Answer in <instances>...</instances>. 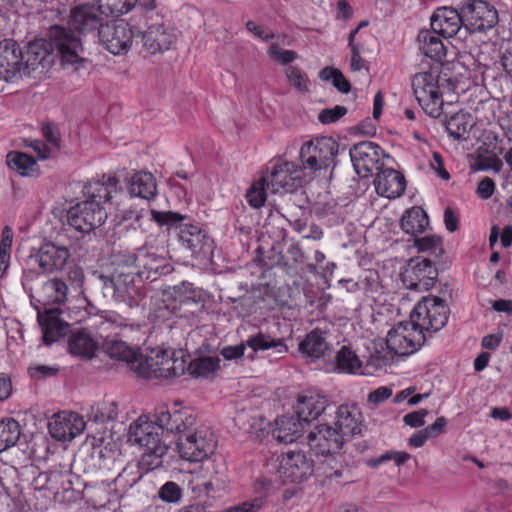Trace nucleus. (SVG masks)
Instances as JSON below:
<instances>
[{
  "label": "nucleus",
  "mask_w": 512,
  "mask_h": 512,
  "mask_svg": "<svg viewBox=\"0 0 512 512\" xmlns=\"http://www.w3.org/2000/svg\"><path fill=\"white\" fill-rule=\"evenodd\" d=\"M119 180L103 175L83 187L85 200L71 206L66 213L67 224L76 231L87 234L100 227L107 219L105 205L117 192Z\"/></svg>",
  "instance_id": "obj_1"
},
{
  "label": "nucleus",
  "mask_w": 512,
  "mask_h": 512,
  "mask_svg": "<svg viewBox=\"0 0 512 512\" xmlns=\"http://www.w3.org/2000/svg\"><path fill=\"white\" fill-rule=\"evenodd\" d=\"M120 254L114 255L110 273H99L104 295L114 301L136 307L145 297L142 270L134 269L128 263H122Z\"/></svg>",
  "instance_id": "obj_2"
},
{
  "label": "nucleus",
  "mask_w": 512,
  "mask_h": 512,
  "mask_svg": "<svg viewBox=\"0 0 512 512\" xmlns=\"http://www.w3.org/2000/svg\"><path fill=\"white\" fill-rule=\"evenodd\" d=\"M128 442L143 448L139 466L146 472L162 465V457L167 453L168 444L160 437L159 428L150 421L138 420L130 424L127 433Z\"/></svg>",
  "instance_id": "obj_3"
},
{
  "label": "nucleus",
  "mask_w": 512,
  "mask_h": 512,
  "mask_svg": "<svg viewBox=\"0 0 512 512\" xmlns=\"http://www.w3.org/2000/svg\"><path fill=\"white\" fill-rule=\"evenodd\" d=\"M129 366L138 376L145 379H169L185 372L183 357L162 348L152 349L146 355L136 352Z\"/></svg>",
  "instance_id": "obj_4"
},
{
  "label": "nucleus",
  "mask_w": 512,
  "mask_h": 512,
  "mask_svg": "<svg viewBox=\"0 0 512 512\" xmlns=\"http://www.w3.org/2000/svg\"><path fill=\"white\" fill-rule=\"evenodd\" d=\"M151 219L160 226L178 229L182 246L193 254H206L212 250L213 240L199 225L183 223L188 216L174 211H151Z\"/></svg>",
  "instance_id": "obj_5"
},
{
  "label": "nucleus",
  "mask_w": 512,
  "mask_h": 512,
  "mask_svg": "<svg viewBox=\"0 0 512 512\" xmlns=\"http://www.w3.org/2000/svg\"><path fill=\"white\" fill-rule=\"evenodd\" d=\"M48 45L51 52L57 53L64 69L78 72L87 68L88 60L82 56L84 48L81 39L70 27L51 26Z\"/></svg>",
  "instance_id": "obj_6"
},
{
  "label": "nucleus",
  "mask_w": 512,
  "mask_h": 512,
  "mask_svg": "<svg viewBox=\"0 0 512 512\" xmlns=\"http://www.w3.org/2000/svg\"><path fill=\"white\" fill-rule=\"evenodd\" d=\"M449 314V307L443 299L426 296L416 304L410 320L423 334L435 333L447 324Z\"/></svg>",
  "instance_id": "obj_7"
},
{
  "label": "nucleus",
  "mask_w": 512,
  "mask_h": 512,
  "mask_svg": "<svg viewBox=\"0 0 512 512\" xmlns=\"http://www.w3.org/2000/svg\"><path fill=\"white\" fill-rule=\"evenodd\" d=\"M439 82V73L433 69L418 73L412 79V89L419 105L432 118H438L443 113Z\"/></svg>",
  "instance_id": "obj_8"
},
{
  "label": "nucleus",
  "mask_w": 512,
  "mask_h": 512,
  "mask_svg": "<svg viewBox=\"0 0 512 512\" xmlns=\"http://www.w3.org/2000/svg\"><path fill=\"white\" fill-rule=\"evenodd\" d=\"M174 291L178 296L174 299L172 313L178 318L186 319L191 326L197 325L206 310V294L191 283L175 286Z\"/></svg>",
  "instance_id": "obj_9"
},
{
  "label": "nucleus",
  "mask_w": 512,
  "mask_h": 512,
  "mask_svg": "<svg viewBox=\"0 0 512 512\" xmlns=\"http://www.w3.org/2000/svg\"><path fill=\"white\" fill-rule=\"evenodd\" d=\"M216 440L214 433L205 426L193 427L184 436H179L177 442L178 452L182 459L190 462H202L215 450Z\"/></svg>",
  "instance_id": "obj_10"
},
{
  "label": "nucleus",
  "mask_w": 512,
  "mask_h": 512,
  "mask_svg": "<svg viewBox=\"0 0 512 512\" xmlns=\"http://www.w3.org/2000/svg\"><path fill=\"white\" fill-rule=\"evenodd\" d=\"M338 143L331 137H321L305 142L300 149L303 169L317 171L334 164L338 154Z\"/></svg>",
  "instance_id": "obj_11"
},
{
  "label": "nucleus",
  "mask_w": 512,
  "mask_h": 512,
  "mask_svg": "<svg viewBox=\"0 0 512 512\" xmlns=\"http://www.w3.org/2000/svg\"><path fill=\"white\" fill-rule=\"evenodd\" d=\"M426 341V334H423L414 323L400 322L387 334V348L398 356H408L416 352Z\"/></svg>",
  "instance_id": "obj_12"
},
{
  "label": "nucleus",
  "mask_w": 512,
  "mask_h": 512,
  "mask_svg": "<svg viewBox=\"0 0 512 512\" xmlns=\"http://www.w3.org/2000/svg\"><path fill=\"white\" fill-rule=\"evenodd\" d=\"M438 277L434 262L423 256L411 258L401 273V280L407 289L427 291L431 289Z\"/></svg>",
  "instance_id": "obj_13"
},
{
  "label": "nucleus",
  "mask_w": 512,
  "mask_h": 512,
  "mask_svg": "<svg viewBox=\"0 0 512 512\" xmlns=\"http://www.w3.org/2000/svg\"><path fill=\"white\" fill-rule=\"evenodd\" d=\"M196 414L188 407L174 403L170 408H160L155 414L154 426L159 431L184 436L196 425Z\"/></svg>",
  "instance_id": "obj_14"
},
{
  "label": "nucleus",
  "mask_w": 512,
  "mask_h": 512,
  "mask_svg": "<svg viewBox=\"0 0 512 512\" xmlns=\"http://www.w3.org/2000/svg\"><path fill=\"white\" fill-rule=\"evenodd\" d=\"M119 260L128 263L134 269L142 270V279L154 281L159 275L168 274L171 266L168 260L146 247L139 248L136 253L121 254Z\"/></svg>",
  "instance_id": "obj_15"
},
{
  "label": "nucleus",
  "mask_w": 512,
  "mask_h": 512,
  "mask_svg": "<svg viewBox=\"0 0 512 512\" xmlns=\"http://www.w3.org/2000/svg\"><path fill=\"white\" fill-rule=\"evenodd\" d=\"M134 33L123 19L106 21L98 31L101 44L112 54L126 53L133 41Z\"/></svg>",
  "instance_id": "obj_16"
},
{
  "label": "nucleus",
  "mask_w": 512,
  "mask_h": 512,
  "mask_svg": "<svg viewBox=\"0 0 512 512\" xmlns=\"http://www.w3.org/2000/svg\"><path fill=\"white\" fill-rule=\"evenodd\" d=\"M303 168L289 161H278L265 176L272 193L292 192L303 184Z\"/></svg>",
  "instance_id": "obj_17"
},
{
  "label": "nucleus",
  "mask_w": 512,
  "mask_h": 512,
  "mask_svg": "<svg viewBox=\"0 0 512 512\" xmlns=\"http://www.w3.org/2000/svg\"><path fill=\"white\" fill-rule=\"evenodd\" d=\"M70 258L66 246H58L53 242H45L39 248L33 249L27 259V265H37L41 273L60 271Z\"/></svg>",
  "instance_id": "obj_18"
},
{
  "label": "nucleus",
  "mask_w": 512,
  "mask_h": 512,
  "mask_svg": "<svg viewBox=\"0 0 512 512\" xmlns=\"http://www.w3.org/2000/svg\"><path fill=\"white\" fill-rule=\"evenodd\" d=\"M465 28L470 32H485L498 23L495 7L482 0H468L461 5Z\"/></svg>",
  "instance_id": "obj_19"
},
{
  "label": "nucleus",
  "mask_w": 512,
  "mask_h": 512,
  "mask_svg": "<svg viewBox=\"0 0 512 512\" xmlns=\"http://www.w3.org/2000/svg\"><path fill=\"white\" fill-rule=\"evenodd\" d=\"M350 158L355 172L362 178L372 175L373 170H379V162L383 150L379 145L370 141L355 144L350 149Z\"/></svg>",
  "instance_id": "obj_20"
},
{
  "label": "nucleus",
  "mask_w": 512,
  "mask_h": 512,
  "mask_svg": "<svg viewBox=\"0 0 512 512\" xmlns=\"http://www.w3.org/2000/svg\"><path fill=\"white\" fill-rule=\"evenodd\" d=\"M277 472L283 482L302 481L313 472L312 460L302 451H287L280 457Z\"/></svg>",
  "instance_id": "obj_21"
},
{
  "label": "nucleus",
  "mask_w": 512,
  "mask_h": 512,
  "mask_svg": "<svg viewBox=\"0 0 512 512\" xmlns=\"http://www.w3.org/2000/svg\"><path fill=\"white\" fill-rule=\"evenodd\" d=\"M86 423L79 414L60 412L54 414L48 422L50 435L58 441H70L85 429Z\"/></svg>",
  "instance_id": "obj_22"
},
{
  "label": "nucleus",
  "mask_w": 512,
  "mask_h": 512,
  "mask_svg": "<svg viewBox=\"0 0 512 512\" xmlns=\"http://www.w3.org/2000/svg\"><path fill=\"white\" fill-rule=\"evenodd\" d=\"M310 449L317 455H328L339 451L344 443L341 433L330 425H317L307 436Z\"/></svg>",
  "instance_id": "obj_23"
},
{
  "label": "nucleus",
  "mask_w": 512,
  "mask_h": 512,
  "mask_svg": "<svg viewBox=\"0 0 512 512\" xmlns=\"http://www.w3.org/2000/svg\"><path fill=\"white\" fill-rule=\"evenodd\" d=\"M329 330L324 327L312 329L298 344V352L305 359L316 361L331 354L332 344L328 341Z\"/></svg>",
  "instance_id": "obj_24"
},
{
  "label": "nucleus",
  "mask_w": 512,
  "mask_h": 512,
  "mask_svg": "<svg viewBox=\"0 0 512 512\" xmlns=\"http://www.w3.org/2000/svg\"><path fill=\"white\" fill-rule=\"evenodd\" d=\"M61 314L63 311L59 308H45L43 312L38 310L37 320L45 345H51L69 332L70 325L60 318Z\"/></svg>",
  "instance_id": "obj_25"
},
{
  "label": "nucleus",
  "mask_w": 512,
  "mask_h": 512,
  "mask_svg": "<svg viewBox=\"0 0 512 512\" xmlns=\"http://www.w3.org/2000/svg\"><path fill=\"white\" fill-rule=\"evenodd\" d=\"M431 29L444 38L455 36L462 26L465 27L461 8L439 7L431 16Z\"/></svg>",
  "instance_id": "obj_26"
},
{
  "label": "nucleus",
  "mask_w": 512,
  "mask_h": 512,
  "mask_svg": "<svg viewBox=\"0 0 512 512\" xmlns=\"http://www.w3.org/2000/svg\"><path fill=\"white\" fill-rule=\"evenodd\" d=\"M330 407L329 398L316 391H306L298 396L295 405L296 415L304 422L316 420Z\"/></svg>",
  "instance_id": "obj_27"
},
{
  "label": "nucleus",
  "mask_w": 512,
  "mask_h": 512,
  "mask_svg": "<svg viewBox=\"0 0 512 512\" xmlns=\"http://www.w3.org/2000/svg\"><path fill=\"white\" fill-rule=\"evenodd\" d=\"M68 24L72 30L83 34L98 32L104 25V17L95 5L82 4L71 9Z\"/></svg>",
  "instance_id": "obj_28"
},
{
  "label": "nucleus",
  "mask_w": 512,
  "mask_h": 512,
  "mask_svg": "<svg viewBox=\"0 0 512 512\" xmlns=\"http://www.w3.org/2000/svg\"><path fill=\"white\" fill-rule=\"evenodd\" d=\"M335 426L343 439L360 434L363 427V416L356 404H342L336 411Z\"/></svg>",
  "instance_id": "obj_29"
},
{
  "label": "nucleus",
  "mask_w": 512,
  "mask_h": 512,
  "mask_svg": "<svg viewBox=\"0 0 512 512\" xmlns=\"http://www.w3.org/2000/svg\"><path fill=\"white\" fill-rule=\"evenodd\" d=\"M24 54L12 39L0 41V77L11 79L22 69Z\"/></svg>",
  "instance_id": "obj_30"
},
{
  "label": "nucleus",
  "mask_w": 512,
  "mask_h": 512,
  "mask_svg": "<svg viewBox=\"0 0 512 512\" xmlns=\"http://www.w3.org/2000/svg\"><path fill=\"white\" fill-rule=\"evenodd\" d=\"M405 178L392 168L381 169L374 179L375 190L378 195L393 199L405 191Z\"/></svg>",
  "instance_id": "obj_31"
},
{
  "label": "nucleus",
  "mask_w": 512,
  "mask_h": 512,
  "mask_svg": "<svg viewBox=\"0 0 512 512\" xmlns=\"http://www.w3.org/2000/svg\"><path fill=\"white\" fill-rule=\"evenodd\" d=\"M98 342L87 329H78L71 332L68 339L69 352L82 359L94 357Z\"/></svg>",
  "instance_id": "obj_32"
},
{
  "label": "nucleus",
  "mask_w": 512,
  "mask_h": 512,
  "mask_svg": "<svg viewBox=\"0 0 512 512\" xmlns=\"http://www.w3.org/2000/svg\"><path fill=\"white\" fill-rule=\"evenodd\" d=\"M174 41L175 35L162 24L151 25L143 33L144 47L151 54L168 50Z\"/></svg>",
  "instance_id": "obj_33"
},
{
  "label": "nucleus",
  "mask_w": 512,
  "mask_h": 512,
  "mask_svg": "<svg viewBox=\"0 0 512 512\" xmlns=\"http://www.w3.org/2000/svg\"><path fill=\"white\" fill-rule=\"evenodd\" d=\"M303 421L298 416H281L275 420L273 436L283 443L296 441L303 433Z\"/></svg>",
  "instance_id": "obj_34"
},
{
  "label": "nucleus",
  "mask_w": 512,
  "mask_h": 512,
  "mask_svg": "<svg viewBox=\"0 0 512 512\" xmlns=\"http://www.w3.org/2000/svg\"><path fill=\"white\" fill-rule=\"evenodd\" d=\"M246 345L252 350V353L248 355L249 358H253V354L258 351H266L269 349H274L275 353L279 355L288 352V346L283 338H275L261 331L250 335L246 340Z\"/></svg>",
  "instance_id": "obj_35"
},
{
  "label": "nucleus",
  "mask_w": 512,
  "mask_h": 512,
  "mask_svg": "<svg viewBox=\"0 0 512 512\" xmlns=\"http://www.w3.org/2000/svg\"><path fill=\"white\" fill-rule=\"evenodd\" d=\"M128 190L131 196L151 200L157 195L156 179L150 172H137L131 177Z\"/></svg>",
  "instance_id": "obj_36"
},
{
  "label": "nucleus",
  "mask_w": 512,
  "mask_h": 512,
  "mask_svg": "<svg viewBox=\"0 0 512 512\" xmlns=\"http://www.w3.org/2000/svg\"><path fill=\"white\" fill-rule=\"evenodd\" d=\"M475 123L472 115L461 111L455 113L446 121V130L455 140L466 141L469 139Z\"/></svg>",
  "instance_id": "obj_37"
},
{
  "label": "nucleus",
  "mask_w": 512,
  "mask_h": 512,
  "mask_svg": "<svg viewBox=\"0 0 512 512\" xmlns=\"http://www.w3.org/2000/svg\"><path fill=\"white\" fill-rule=\"evenodd\" d=\"M437 32L421 30L418 34L419 50L433 60L440 61L446 55V48Z\"/></svg>",
  "instance_id": "obj_38"
},
{
  "label": "nucleus",
  "mask_w": 512,
  "mask_h": 512,
  "mask_svg": "<svg viewBox=\"0 0 512 512\" xmlns=\"http://www.w3.org/2000/svg\"><path fill=\"white\" fill-rule=\"evenodd\" d=\"M428 225V215L422 208L417 206L407 210L401 218L402 230L414 237L424 233Z\"/></svg>",
  "instance_id": "obj_39"
},
{
  "label": "nucleus",
  "mask_w": 512,
  "mask_h": 512,
  "mask_svg": "<svg viewBox=\"0 0 512 512\" xmlns=\"http://www.w3.org/2000/svg\"><path fill=\"white\" fill-rule=\"evenodd\" d=\"M68 287L64 281L58 278L47 280L42 286L43 305L63 304L67 300Z\"/></svg>",
  "instance_id": "obj_40"
},
{
  "label": "nucleus",
  "mask_w": 512,
  "mask_h": 512,
  "mask_svg": "<svg viewBox=\"0 0 512 512\" xmlns=\"http://www.w3.org/2000/svg\"><path fill=\"white\" fill-rule=\"evenodd\" d=\"M103 350L110 358L126 362L128 365L136 353L125 341L115 338L105 340Z\"/></svg>",
  "instance_id": "obj_41"
},
{
  "label": "nucleus",
  "mask_w": 512,
  "mask_h": 512,
  "mask_svg": "<svg viewBox=\"0 0 512 512\" xmlns=\"http://www.w3.org/2000/svg\"><path fill=\"white\" fill-rule=\"evenodd\" d=\"M21 436V428L18 421L9 418L0 421V453L13 447Z\"/></svg>",
  "instance_id": "obj_42"
},
{
  "label": "nucleus",
  "mask_w": 512,
  "mask_h": 512,
  "mask_svg": "<svg viewBox=\"0 0 512 512\" xmlns=\"http://www.w3.org/2000/svg\"><path fill=\"white\" fill-rule=\"evenodd\" d=\"M6 161L8 166L21 176H30L36 169L34 158L23 152H9Z\"/></svg>",
  "instance_id": "obj_43"
},
{
  "label": "nucleus",
  "mask_w": 512,
  "mask_h": 512,
  "mask_svg": "<svg viewBox=\"0 0 512 512\" xmlns=\"http://www.w3.org/2000/svg\"><path fill=\"white\" fill-rule=\"evenodd\" d=\"M219 358L217 357H200L191 360L185 370L195 377H207L219 368Z\"/></svg>",
  "instance_id": "obj_44"
},
{
  "label": "nucleus",
  "mask_w": 512,
  "mask_h": 512,
  "mask_svg": "<svg viewBox=\"0 0 512 512\" xmlns=\"http://www.w3.org/2000/svg\"><path fill=\"white\" fill-rule=\"evenodd\" d=\"M414 247L417 248L418 252L426 253L434 258H440L444 253L442 238L437 235L415 237Z\"/></svg>",
  "instance_id": "obj_45"
},
{
  "label": "nucleus",
  "mask_w": 512,
  "mask_h": 512,
  "mask_svg": "<svg viewBox=\"0 0 512 512\" xmlns=\"http://www.w3.org/2000/svg\"><path fill=\"white\" fill-rule=\"evenodd\" d=\"M48 42L44 40H37L29 43L26 53L24 55L26 67L31 66L34 68L36 65H41L50 54Z\"/></svg>",
  "instance_id": "obj_46"
},
{
  "label": "nucleus",
  "mask_w": 512,
  "mask_h": 512,
  "mask_svg": "<svg viewBox=\"0 0 512 512\" xmlns=\"http://www.w3.org/2000/svg\"><path fill=\"white\" fill-rule=\"evenodd\" d=\"M336 363L338 370L350 374L357 373L362 367L359 357L347 346H342L337 352Z\"/></svg>",
  "instance_id": "obj_47"
},
{
  "label": "nucleus",
  "mask_w": 512,
  "mask_h": 512,
  "mask_svg": "<svg viewBox=\"0 0 512 512\" xmlns=\"http://www.w3.org/2000/svg\"><path fill=\"white\" fill-rule=\"evenodd\" d=\"M96 9L103 17L120 16L129 12L132 5L126 0H93Z\"/></svg>",
  "instance_id": "obj_48"
},
{
  "label": "nucleus",
  "mask_w": 512,
  "mask_h": 512,
  "mask_svg": "<svg viewBox=\"0 0 512 512\" xmlns=\"http://www.w3.org/2000/svg\"><path fill=\"white\" fill-rule=\"evenodd\" d=\"M13 242V231L9 226L2 230L0 241V278H2L10 266V251Z\"/></svg>",
  "instance_id": "obj_49"
},
{
  "label": "nucleus",
  "mask_w": 512,
  "mask_h": 512,
  "mask_svg": "<svg viewBox=\"0 0 512 512\" xmlns=\"http://www.w3.org/2000/svg\"><path fill=\"white\" fill-rule=\"evenodd\" d=\"M322 81H332L333 86L341 93H348L351 90L350 82L343 73L333 67H325L319 72Z\"/></svg>",
  "instance_id": "obj_50"
},
{
  "label": "nucleus",
  "mask_w": 512,
  "mask_h": 512,
  "mask_svg": "<svg viewBox=\"0 0 512 512\" xmlns=\"http://www.w3.org/2000/svg\"><path fill=\"white\" fill-rule=\"evenodd\" d=\"M266 189H268L267 179L264 176L251 185L246 193L247 202L251 207L258 209L264 205L266 201Z\"/></svg>",
  "instance_id": "obj_51"
},
{
  "label": "nucleus",
  "mask_w": 512,
  "mask_h": 512,
  "mask_svg": "<svg viewBox=\"0 0 512 512\" xmlns=\"http://www.w3.org/2000/svg\"><path fill=\"white\" fill-rule=\"evenodd\" d=\"M117 408L114 401L98 404L91 407L89 417L96 423H104L117 417Z\"/></svg>",
  "instance_id": "obj_52"
},
{
  "label": "nucleus",
  "mask_w": 512,
  "mask_h": 512,
  "mask_svg": "<svg viewBox=\"0 0 512 512\" xmlns=\"http://www.w3.org/2000/svg\"><path fill=\"white\" fill-rule=\"evenodd\" d=\"M99 327L103 329L126 328L130 326L129 319L114 311H104L99 315Z\"/></svg>",
  "instance_id": "obj_53"
},
{
  "label": "nucleus",
  "mask_w": 512,
  "mask_h": 512,
  "mask_svg": "<svg viewBox=\"0 0 512 512\" xmlns=\"http://www.w3.org/2000/svg\"><path fill=\"white\" fill-rule=\"evenodd\" d=\"M183 495L182 488L173 481L163 484L158 490V497L166 503H178Z\"/></svg>",
  "instance_id": "obj_54"
},
{
  "label": "nucleus",
  "mask_w": 512,
  "mask_h": 512,
  "mask_svg": "<svg viewBox=\"0 0 512 512\" xmlns=\"http://www.w3.org/2000/svg\"><path fill=\"white\" fill-rule=\"evenodd\" d=\"M410 457V454L406 452L387 451L386 453L382 454L377 458L368 460L367 464L369 467L376 468L387 461L393 460L397 466H400L404 464L407 460H409Z\"/></svg>",
  "instance_id": "obj_55"
},
{
  "label": "nucleus",
  "mask_w": 512,
  "mask_h": 512,
  "mask_svg": "<svg viewBox=\"0 0 512 512\" xmlns=\"http://www.w3.org/2000/svg\"><path fill=\"white\" fill-rule=\"evenodd\" d=\"M499 154L493 153L490 156H479L474 163V169L477 171H493L499 173L502 170L503 162L498 157Z\"/></svg>",
  "instance_id": "obj_56"
},
{
  "label": "nucleus",
  "mask_w": 512,
  "mask_h": 512,
  "mask_svg": "<svg viewBox=\"0 0 512 512\" xmlns=\"http://www.w3.org/2000/svg\"><path fill=\"white\" fill-rule=\"evenodd\" d=\"M117 219H119V224L129 222V226L133 229L142 228V221L146 217L145 211L134 210V209H125L121 210L117 215Z\"/></svg>",
  "instance_id": "obj_57"
},
{
  "label": "nucleus",
  "mask_w": 512,
  "mask_h": 512,
  "mask_svg": "<svg viewBox=\"0 0 512 512\" xmlns=\"http://www.w3.org/2000/svg\"><path fill=\"white\" fill-rule=\"evenodd\" d=\"M285 74L290 84L298 91H308V78L298 67L289 66L285 70Z\"/></svg>",
  "instance_id": "obj_58"
},
{
  "label": "nucleus",
  "mask_w": 512,
  "mask_h": 512,
  "mask_svg": "<svg viewBox=\"0 0 512 512\" xmlns=\"http://www.w3.org/2000/svg\"><path fill=\"white\" fill-rule=\"evenodd\" d=\"M48 483L50 485L49 489H51V491L54 494H58L61 489H63V490L72 489V483L69 480V475L67 473L58 472V471L51 472V475L48 479Z\"/></svg>",
  "instance_id": "obj_59"
},
{
  "label": "nucleus",
  "mask_w": 512,
  "mask_h": 512,
  "mask_svg": "<svg viewBox=\"0 0 512 512\" xmlns=\"http://www.w3.org/2000/svg\"><path fill=\"white\" fill-rule=\"evenodd\" d=\"M269 56L281 65H287L297 59L298 55L293 50H284L276 44H272L268 50Z\"/></svg>",
  "instance_id": "obj_60"
},
{
  "label": "nucleus",
  "mask_w": 512,
  "mask_h": 512,
  "mask_svg": "<svg viewBox=\"0 0 512 512\" xmlns=\"http://www.w3.org/2000/svg\"><path fill=\"white\" fill-rule=\"evenodd\" d=\"M346 113L347 108L345 106L336 105L333 108L323 109L318 115V120L322 124H331L338 121Z\"/></svg>",
  "instance_id": "obj_61"
},
{
  "label": "nucleus",
  "mask_w": 512,
  "mask_h": 512,
  "mask_svg": "<svg viewBox=\"0 0 512 512\" xmlns=\"http://www.w3.org/2000/svg\"><path fill=\"white\" fill-rule=\"evenodd\" d=\"M350 67L353 71H365L369 73V63L362 57L363 47H352Z\"/></svg>",
  "instance_id": "obj_62"
},
{
  "label": "nucleus",
  "mask_w": 512,
  "mask_h": 512,
  "mask_svg": "<svg viewBox=\"0 0 512 512\" xmlns=\"http://www.w3.org/2000/svg\"><path fill=\"white\" fill-rule=\"evenodd\" d=\"M484 144L492 151V153L502 155L505 151L503 138L493 131L486 132Z\"/></svg>",
  "instance_id": "obj_63"
},
{
  "label": "nucleus",
  "mask_w": 512,
  "mask_h": 512,
  "mask_svg": "<svg viewBox=\"0 0 512 512\" xmlns=\"http://www.w3.org/2000/svg\"><path fill=\"white\" fill-rule=\"evenodd\" d=\"M42 133L46 141L54 148L60 147V132L59 129L52 123L48 122L42 126Z\"/></svg>",
  "instance_id": "obj_64"
}]
</instances>
